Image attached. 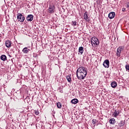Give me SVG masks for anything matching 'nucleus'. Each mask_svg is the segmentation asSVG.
<instances>
[{"label": "nucleus", "mask_w": 129, "mask_h": 129, "mask_svg": "<svg viewBox=\"0 0 129 129\" xmlns=\"http://www.w3.org/2000/svg\"><path fill=\"white\" fill-rule=\"evenodd\" d=\"M87 75V69L84 67H80L77 71V77L79 80H82Z\"/></svg>", "instance_id": "obj_1"}, {"label": "nucleus", "mask_w": 129, "mask_h": 129, "mask_svg": "<svg viewBox=\"0 0 129 129\" xmlns=\"http://www.w3.org/2000/svg\"><path fill=\"white\" fill-rule=\"evenodd\" d=\"M91 42L92 46L94 45H95L96 46H97V45L99 44V41H98V39L96 38V37H93L91 39Z\"/></svg>", "instance_id": "obj_2"}, {"label": "nucleus", "mask_w": 129, "mask_h": 129, "mask_svg": "<svg viewBox=\"0 0 129 129\" xmlns=\"http://www.w3.org/2000/svg\"><path fill=\"white\" fill-rule=\"evenodd\" d=\"M17 20H18L19 22L23 23L24 21H25V17L23 16V14L18 13L17 14Z\"/></svg>", "instance_id": "obj_3"}, {"label": "nucleus", "mask_w": 129, "mask_h": 129, "mask_svg": "<svg viewBox=\"0 0 129 129\" xmlns=\"http://www.w3.org/2000/svg\"><path fill=\"white\" fill-rule=\"evenodd\" d=\"M122 50H123V47L122 46H119L117 49L116 56H117V57H120V53H121V51H122Z\"/></svg>", "instance_id": "obj_4"}, {"label": "nucleus", "mask_w": 129, "mask_h": 129, "mask_svg": "<svg viewBox=\"0 0 129 129\" xmlns=\"http://www.w3.org/2000/svg\"><path fill=\"white\" fill-rule=\"evenodd\" d=\"M103 65L105 68H109V60L108 59H105L103 63Z\"/></svg>", "instance_id": "obj_5"}, {"label": "nucleus", "mask_w": 129, "mask_h": 129, "mask_svg": "<svg viewBox=\"0 0 129 129\" xmlns=\"http://www.w3.org/2000/svg\"><path fill=\"white\" fill-rule=\"evenodd\" d=\"M34 19V16L32 14L28 15L27 17L26 18V21H28V22H32L33 20Z\"/></svg>", "instance_id": "obj_6"}, {"label": "nucleus", "mask_w": 129, "mask_h": 129, "mask_svg": "<svg viewBox=\"0 0 129 129\" xmlns=\"http://www.w3.org/2000/svg\"><path fill=\"white\" fill-rule=\"evenodd\" d=\"M54 10H55V6H54V5H50L48 9V12L50 14H53V13H54Z\"/></svg>", "instance_id": "obj_7"}, {"label": "nucleus", "mask_w": 129, "mask_h": 129, "mask_svg": "<svg viewBox=\"0 0 129 129\" xmlns=\"http://www.w3.org/2000/svg\"><path fill=\"white\" fill-rule=\"evenodd\" d=\"M84 20H85L87 22H89L90 19H89V17H88V13L85 12L84 14Z\"/></svg>", "instance_id": "obj_8"}, {"label": "nucleus", "mask_w": 129, "mask_h": 129, "mask_svg": "<svg viewBox=\"0 0 129 129\" xmlns=\"http://www.w3.org/2000/svg\"><path fill=\"white\" fill-rule=\"evenodd\" d=\"M115 17V13L114 12H111L108 15V18L109 19H113Z\"/></svg>", "instance_id": "obj_9"}, {"label": "nucleus", "mask_w": 129, "mask_h": 129, "mask_svg": "<svg viewBox=\"0 0 129 129\" xmlns=\"http://www.w3.org/2000/svg\"><path fill=\"white\" fill-rule=\"evenodd\" d=\"M5 45L7 48H10L12 46V42L10 40L6 41Z\"/></svg>", "instance_id": "obj_10"}, {"label": "nucleus", "mask_w": 129, "mask_h": 129, "mask_svg": "<svg viewBox=\"0 0 129 129\" xmlns=\"http://www.w3.org/2000/svg\"><path fill=\"white\" fill-rule=\"evenodd\" d=\"M29 51H30V49H28V47H25L22 50V52H23L24 54H27V53H29Z\"/></svg>", "instance_id": "obj_11"}, {"label": "nucleus", "mask_w": 129, "mask_h": 129, "mask_svg": "<svg viewBox=\"0 0 129 129\" xmlns=\"http://www.w3.org/2000/svg\"><path fill=\"white\" fill-rule=\"evenodd\" d=\"M110 124H114L115 123V119L114 118H112L109 120Z\"/></svg>", "instance_id": "obj_12"}, {"label": "nucleus", "mask_w": 129, "mask_h": 129, "mask_svg": "<svg viewBox=\"0 0 129 129\" xmlns=\"http://www.w3.org/2000/svg\"><path fill=\"white\" fill-rule=\"evenodd\" d=\"M79 52L81 53V55H82V54H83V52H84V49L83 48V47L80 46L79 48Z\"/></svg>", "instance_id": "obj_13"}, {"label": "nucleus", "mask_w": 129, "mask_h": 129, "mask_svg": "<svg viewBox=\"0 0 129 129\" xmlns=\"http://www.w3.org/2000/svg\"><path fill=\"white\" fill-rule=\"evenodd\" d=\"M111 87H112V88H115V87H116V86H117V84L115 82H112L111 83Z\"/></svg>", "instance_id": "obj_14"}, {"label": "nucleus", "mask_w": 129, "mask_h": 129, "mask_svg": "<svg viewBox=\"0 0 129 129\" xmlns=\"http://www.w3.org/2000/svg\"><path fill=\"white\" fill-rule=\"evenodd\" d=\"M1 59L2 60V61H6L7 60V56H6L5 54H3L1 56Z\"/></svg>", "instance_id": "obj_15"}, {"label": "nucleus", "mask_w": 129, "mask_h": 129, "mask_svg": "<svg viewBox=\"0 0 129 129\" xmlns=\"http://www.w3.org/2000/svg\"><path fill=\"white\" fill-rule=\"evenodd\" d=\"M72 103L73 104H76V103H78V99H73L71 100Z\"/></svg>", "instance_id": "obj_16"}, {"label": "nucleus", "mask_w": 129, "mask_h": 129, "mask_svg": "<svg viewBox=\"0 0 129 129\" xmlns=\"http://www.w3.org/2000/svg\"><path fill=\"white\" fill-rule=\"evenodd\" d=\"M118 114H119V113L117 111H116V110H115L114 112L112 114V115L114 117H116V116H117Z\"/></svg>", "instance_id": "obj_17"}, {"label": "nucleus", "mask_w": 129, "mask_h": 129, "mask_svg": "<svg viewBox=\"0 0 129 129\" xmlns=\"http://www.w3.org/2000/svg\"><path fill=\"white\" fill-rule=\"evenodd\" d=\"M72 26H73L74 27V29H77L76 26H77V22L76 21H73L72 23Z\"/></svg>", "instance_id": "obj_18"}, {"label": "nucleus", "mask_w": 129, "mask_h": 129, "mask_svg": "<svg viewBox=\"0 0 129 129\" xmlns=\"http://www.w3.org/2000/svg\"><path fill=\"white\" fill-rule=\"evenodd\" d=\"M56 105L58 108H61V107H62V104H61L60 102L57 103Z\"/></svg>", "instance_id": "obj_19"}, {"label": "nucleus", "mask_w": 129, "mask_h": 129, "mask_svg": "<svg viewBox=\"0 0 129 129\" xmlns=\"http://www.w3.org/2000/svg\"><path fill=\"white\" fill-rule=\"evenodd\" d=\"M66 79H67L68 82H71V77L70 76H67Z\"/></svg>", "instance_id": "obj_20"}, {"label": "nucleus", "mask_w": 129, "mask_h": 129, "mask_svg": "<svg viewBox=\"0 0 129 129\" xmlns=\"http://www.w3.org/2000/svg\"><path fill=\"white\" fill-rule=\"evenodd\" d=\"M123 124H124L123 123L122 121H120V123H118L119 126H123Z\"/></svg>", "instance_id": "obj_21"}, {"label": "nucleus", "mask_w": 129, "mask_h": 129, "mask_svg": "<svg viewBox=\"0 0 129 129\" xmlns=\"http://www.w3.org/2000/svg\"><path fill=\"white\" fill-rule=\"evenodd\" d=\"M125 69L126 70H129V64H126L125 66Z\"/></svg>", "instance_id": "obj_22"}, {"label": "nucleus", "mask_w": 129, "mask_h": 129, "mask_svg": "<svg viewBox=\"0 0 129 129\" xmlns=\"http://www.w3.org/2000/svg\"><path fill=\"white\" fill-rule=\"evenodd\" d=\"M35 114H36V115H39V111L35 110Z\"/></svg>", "instance_id": "obj_23"}, {"label": "nucleus", "mask_w": 129, "mask_h": 129, "mask_svg": "<svg viewBox=\"0 0 129 129\" xmlns=\"http://www.w3.org/2000/svg\"><path fill=\"white\" fill-rule=\"evenodd\" d=\"M95 122H96V120L93 119L92 120V123H93V124H95Z\"/></svg>", "instance_id": "obj_24"}, {"label": "nucleus", "mask_w": 129, "mask_h": 129, "mask_svg": "<svg viewBox=\"0 0 129 129\" xmlns=\"http://www.w3.org/2000/svg\"><path fill=\"white\" fill-rule=\"evenodd\" d=\"M124 11H125V8H122V11L124 12Z\"/></svg>", "instance_id": "obj_25"}, {"label": "nucleus", "mask_w": 129, "mask_h": 129, "mask_svg": "<svg viewBox=\"0 0 129 129\" xmlns=\"http://www.w3.org/2000/svg\"><path fill=\"white\" fill-rule=\"evenodd\" d=\"M127 8H129V3L127 4Z\"/></svg>", "instance_id": "obj_26"}, {"label": "nucleus", "mask_w": 129, "mask_h": 129, "mask_svg": "<svg viewBox=\"0 0 129 129\" xmlns=\"http://www.w3.org/2000/svg\"><path fill=\"white\" fill-rule=\"evenodd\" d=\"M37 56H38V54H36V57H37Z\"/></svg>", "instance_id": "obj_27"}]
</instances>
